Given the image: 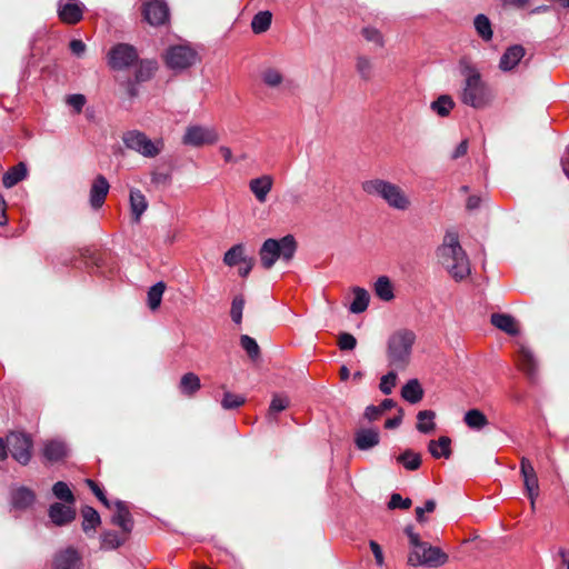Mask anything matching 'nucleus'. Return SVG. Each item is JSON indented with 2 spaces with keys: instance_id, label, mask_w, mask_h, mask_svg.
I'll return each mask as SVG.
<instances>
[{
  "instance_id": "obj_1",
  "label": "nucleus",
  "mask_w": 569,
  "mask_h": 569,
  "mask_svg": "<svg viewBox=\"0 0 569 569\" xmlns=\"http://www.w3.org/2000/svg\"><path fill=\"white\" fill-rule=\"evenodd\" d=\"M438 262L455 281H462L471 274L468 254L460 244L458 233L446 232L442 243L437 249Z\"/></svg>"
},
{
  "instance_id": "obj_2",
  "label": "nucleus",
  "mask_w": 569,
  "mask_h": 569,
  "mask_svg": "<svg viewBox=\"0 0 569 569\" xmlns=\"http://www.w3.org/2000/svg\"><path fill=\"white\" fill-rule=\"evenodd\" d=\"M362 190L373 197L382 199L390 208L406 211L411 207L410 197L398 184L383 180L370 179L362 182Z\"/></svg>"
},
{
  "instance_id": "obj_3",
  "label": "nucleus",
  "mask_w": 569,
  "mask_h": 569,
  "mask_svg": "<svg viewBox=\"0 0 569 569\" xmlns=\"http://www.w3.org/2000/svg\"><path fill=\"white\" fill-rule=\"evenodd\" d=\"M462 73L465 76V84L461 92V101L475 109L487 107L492 100V92L481 79L480 72L475 67L467 66Z\"/></svg>"
},
{
  "instance_id": "obj_4",
  "label": "nucleus",
  "mask_w": 569,
  "mask_h": 569,
  "mask_svg": "<svg viewBox=\"0 0 569 569\" xmlns=\"http://www.w3.org/2000/svg\"><path fill=\"white\" fill-rule=\"evenodd\" d=\"M411 547V551L408 557V562L411 566H425L436 568L445 565L448 560V556L441 551L438 547H432L427 542H422L417 532L413 531L411 526L405 529Z\"/></svg>"
},
{
  "instance_id": "obj_5",
  "label": "nucleus",
  "mask_w": 569,
  "mask_h": 569,
  "mask_svg": "<svg viewBox=\"0 0 569 569\" xmlns=\"http://www.w3.org/2000/svg\"><path fill=\"white\" fill-rule=\"evenodd\" d=\"M415 341L416 335L407 329L398 330L389 337L387 358L392 369L405 370L409 366Z\"/></svg>"
},
{
  "instance_id": "obj_6",
  "label": "nucleus",
  "mask_w": 569,
  "mask_h": 569,
  "mask_svg": "<svg viewBox=\"0 0 569 569\" xmlns=\"http://www.w3.org/2000/svg\"><path fill=\"white\" fill-rule=\"evenodd\" d=\"M296 250L297 242L291 234H287L279 240L267 239L259 251L261 264L264 269H270L278 259L290 261Z\"/></svg>"
},
{
  "instance_id": "obj_7",
  "label": "nucleus",
  "mask_w": 569,
  "mask_h": 569,
  "mask_svg": "<svg viewBox=\"0 0 569 569\" xmlns=\"http://www.w3.org/2000/svg\"><path fill=\"white\" fill-rule=\"evenodd\" d=\"M220 140V133L214 126L190 123L181 137L182 144L192 148L213 146Z\"/></svg>"
},
{
  "instance_id": "obj_8",
  "label": "nucleus",
  "mask_w": 569,
  "mask_h": 569,
  "mask_svg": "<svg viewBox=\"0 0 569 569\" xmlns=\"http://www.w3.org/2000/svg\"><path fill=\"white\" fill-rule=\"evenodd\" d=\"M123 144L139 154L146 158H154L163 149V140H151L147 137V134L139 130H130L123 133L122 136Z\"/></svg>"
},
{
  "instance_id": "obj_9",
  "label": "nucleus",
  "mask_w": 569,
  "mask_h": 569,
  "mask_svg": "<svg viewBox=\"0 0 569 569\" xmlns=\"http://www.w3.org/2000/svg\"><path fill=\"white\" fill-rule=\"evenodd\" d=\"M166 63L170 69L183 70L193 66L198 60V53L187 44L170 47L166 52Z\"/></svg>"
},
{
  "instance_id": "obj_10",
  "label": "nucleus",
  "mask_w": 569,
  "mask_h": 569,
  "mask_svg": "<svg viewBox=\"0 0 569 569\" xmlns=\"http://www.w3.org/2000/svg\"><path fill=\"white\" fill-rule=\"evenodd\" d=\"M7 449L12 458L20 465H28L31 460L32 439L22 432H11L7 436Z\"/></svg>"
},
{
  "instance_id": "obj_11",
  "label": "nucleus",
  "mask_w": 569,
  "mask_h": 569,
  "mask_svg": "<svg viewBox=\"0 0 569 569\" xmlns=\"http://www.w3.org/2000/svg\"><path fill=\"white\" fill-rule=\"evenodd\" d=\"M520 472L523 478V486L530 499L531 509L536 508V499L539 495V482L533 466L526 457L521 458Z\"/></svg>"
},
{
  "instance_id": "obj_12",
  "label": "nucleus",
  "mask_w": 569,
  "mask_h": 569,
  "mask_svg": "<svg viewBox=\"0 0 569 569\" xmlns=\"http://www.w3.org/2000/svg\"><path fill=\"white\" fill-rule=\"evenodd\" d=\"M138 58L137 51L129 44H118L109 52V64L113 69H124Z\"/></svg>"
},
{
  "instance_id": "obj_13",
  "label": "nucleus",
  "mask_w": 569,
  "mask_h": 569,
  "mask_svg": "<svg viewBox=\"0 0 569 569\" xmlns=\"http://www.w3.org/2000/svg\"><path fill=\"white\" fill-rule=\"evenodd\" d=\"M143 16L151 26H161L169 20V8L163 0H149L143 6Z\"/></svg>"
},
{
  "instance_id": "obj_14",
  "label": "nucleus",
  "mask_w": 569,
  "mask_h": 569,
  "mask_svg": "<svg viewBox=\"0 0 569 569\" xmlns=\"http://www.w3.org/2000/svg\"><path fill=\"white\" fill-rule=\"evenodd\" d=\"M81 565V557L79 552L68 547L56 552L52 559L53 569H79Z\"/></svg>"
},
{
  "instance_id": "obj_15",
  "label": "nucleus",
  "mask_w": 569,
  "mask_h": 569,
  "mask_svg": "<svg viewBox=\"0 0 569 569\" xmlns=\"http://www.w3.org/2000/svg\"><path fill=\"white\" fill-rule=\"evenodd\" d=\"M58 13L63 22L74 24L82 18L83 4L77 0H60Z\"/></svg>"
},
{
  "instance_id": "obj_16",
  "label": "nucleus",
  "mask_w": 569,
  "mask_h": 569,
  "mask_svg": "<svg viewBox=\"0 0 569 569\" xmlns=\"http://www.w3.org/2000/svg\"><path fill=\"white\" fill-rule=\"evenodd\" d=\"M109 189L110 184L106 177L101 174L97 176L92 181L89 194V202L93 209H99L103 206Z\"/></svg>"
},
{
  "instance_id": "obj_17",
  "label": "nucleus",
  "mask_w": 569,
  "mask_h": 569,
  "mask_svg": "<svg viewBox=\"0 0 569 569\" xmlns=\"http://www.w3.org/2000/svg\"><path fill=\"white\" fill-rule=\"evenodd\" d=\"M76 517V510L72 505L56 502L49 508V518L56 526L70 523Z\"/></svg>"
},
{
  "instance_id": "obj_18",
  "label": "nucleus",
  "mask_w": 569,
  "mask_h": 569,
  "mask_svg": "<svg viewBox=\"0 0 569 569\" xmlns=\"http://www.w3.org/2000/svg\"><path fill=\"white\" fill-rule=\"evenodd\" d=\"M272 186L273 178L269 174H262L249 181V189L253 193L256 200L260 203H264L267 201Z\"/></svg>"
},
{
  "instance_id": "obj_19",
  "label": "nucleus",
  "mask_w": 569,
  "mask_h": 569,
  "mask_svg": "<svg viewBox=\"0 0 569 569\" xmlns=\"http://www.w3.org/2000/svg\"><path fill=\"white\" fill-rule=\"evenodd\" d=\"M380 442V433L376 428H361L355 435V445L359 450H370Z\"/></svg>"
},
{
  "instance_id": "obj_20",
  "label": "nucleus",
  "mask_w": 569,
  "mask_h": 569,
  "mask_svg": "<svg viewBox=\"0 0 569 569\" xmlns=\"http://www.w3.org/2000/svg\"><path fill=\"white\" fill-rule=\"evenodd\" d=\"M525 53L526 51L522 46L515 44L509 47L500 58V70L503 72L513 70L525 57Z\"/></svg>"
},
{
  "instance_id": "obj_21",
  "label": "nucleus",
  "mask_w": 569,
  "mask_h": 569,
  "mask_svg": "<svg viewBox=\"0 0 569 569\" xmlns=\"http://www.w3.org/2000/svg\"><path fill=\"white\" fill-rule=\"evenodd\" d=\"M34 492L27 487H19L11 492V505L14 509H28L34 503Z\"/></svg>"
},
{
  "instance_id": "obj_22",
  "label": "nucleus",
  "mask_w": 569,
  "mask_h": 569,
  "mask_svg": "<svg viewBox=\"0 0 569 569\" xmlns=\"http://www.w3.org/2000/svg\"><path fill=\"white\" fill-rule=\"evenodd\" d=\"M129 201L132 219L136 223H138L140 222L142 214L148 209V201L139 189L130 190Z\"/></svg>"
},
{
  "instance_id": "obj_23",
  "label": "nucleus",
  "mask_w": 569,
  "mask_h": 569,
  "mask_svg": "<svg viewBox=\"0 0 569 569\" xmlns=\"http://www.w3.org/2000/svg\"><path fill=\"white\" fill-rule=\"evenodd\" d=\"M116 512L112 516V523L120 527L124 532H130L132 530V518L131 515L122 501L114 502Z\"/></svg>"
},
{
  "instance_id": "obj_24",
  "label": "nucleus",
  "mask_w": 569,
  "mask_h": 569,
  "mask_svg": "<svg viewBox=\"0 0 569 569\" xmlns=\"http://www.w3.org/2000/svg\"><path fill=\"white\" fill-rule=\"evenodd\" d=\"M68 453L66 443L61 440H49L43 446V456L49 461H59Z\"/></svg>"
},
{
  "instance_id": "obj_25",
  "label": "nucleus",
  "mask_w": 569,
  "mask_h": 569,
  "mask_svg": "<svg viewBox=\"0 0 569 569\" xmlns=\"http://www.w3.org/2000/svg\"><path fill=\"white\" fill-rule=\"evenodd\" d=\"M353 300L349 307L351 313H361L367 310L370 302L369 292L361 287L352 288Z\"/></svg>"
},
{
  "instance_id": "obj_26",
  "label": "nucleus",
  "mask_w": 569,
  "mask_h": 569,
  "mask_svg": "<svg viewBox=\"0 0 569 569\" xmlns=\"http://www.w3.org/2000/svg\"><path fill=\"white\" fill-rule=\"evenodd\" d=\"M491 323L505 331L508 335H517L518 333V325L513 317L505 313H493L491 316Z\"/></svg>"
},
{
  "instance_id": "obj_27",
  "label": "nucleus",
  "mask_w": 569,
  "mask_h": 569,
  "mask_svg": "<svg viewBox=\"0 0 569 569\" xmlns=\"http://www.w3.org/2000/svg\"><path fill=\"white\" fill-rule=\"evenodd\" d=\"M401 397L410 403H418L423 397L420 382L417 379L409 380L401 389Z\"/></svg>"
},
{
  "instance_id": "obj_28",
  "label": "nucleus",
  "mask_w": 569,
  "mask_h": 569,
  "mask_svg": "<svg viewBox=\"0 0 569 569\" xmlns=\"http://www.w3.org/2000/svg\"><path fill=\"white\" fill-rule=\"evenodd\" d=\"M201 388L200 378L193 373H184L179 382V390L187 397H192Z\"/></svg>"
},
{
  "instance_id": "obj_29",
  "label": "nucleus",
  "mask_w": 569,
  "mask_h": 569,
  "mask_svg": "<svg viewBox=\"0 0 569 569\" xmlns=\"http://www.w3.org/2000/svg\"><path fill=\"white\" fill-rule=\"evenodd\" d=\"M28 170L23 162H19L17 166L9 169L2 178L3 186L6 188H12L21 180L27 177Z\"/></svg>"
},
{
  "instance_id": "obj_30",
  "label": "nucleus",
  "mask_w": 569,
  "mask_h": 569,
  "mask_svg": "<svg viewBox=\"0 0 569 569\" xmlns=\"http://www.w3.org/2000/svg\"><path fill=\"white\" fill-rule=\"evenodd\" d=\"M451 440L448 437H440L438 440H431L428 445V450L436 459L449 458L451 455L450 449Z\"/></svg>"
},
{
  "instance_id": "obj_31",
  "label": "nucleus",
  "mask_w": 569,
  "mask_h": 569,
  "mask_svg": "<svg viewBox=\"0 0 569 569\" xmlns=\"http://www.w3.org/2000/svg\"><path fill=\"white\" fill-rule=\"evenodd\" d=\"M289 403L290 400L287 396L280 393L273 395L267 412V420L269 422L277 421V415L286 410L289 407Z\"/></svg>"
},
{
  "instance_id": "obj_32",
  "label": "nucleus",
  "mask_w": 569,
  "mask_h": 569,
  "mask_svg": "<svg viewBox=\"0 0 569 569\" xmlns=\"http://www.w3.org/2000/svg\"><path fill=\"white\" fill-rule=\"evenodd\" d=\"M261 80L269 88H280L284 83V76L281 70L268 67L261 71Z\"/></svg>"
},
{
  "instance_id": "obj_33",
  "label": "nucleus",
  "mask_w": 569,
  "mask_h": 569,
  "mask_svg": "<svg viewBox=\"0 0 569 569\" xmlns=\"http://www.w3.org/2000/svg\"><path fill=\"white\" fill-rule=\"evenodd\" d=\"M373 289L376 296L383 301H390L395 297L392 283L387 276L379 277L375 282Z\"/></svg>"
},
{
  "instance_id": "obj_34",
  "label": "nucleus",
  "mask_w": 569,
  "mask_h": 569,
  "mask_svg": "<svg viewBox=\"0 0 569 569\" xmlns=\"http://www.w3.org/2000/svg\"><path fill=\"white\" fill-rule=\"evenodd\" d=\"M436 413L432 410H422L417 415V429L422 433H430L435 430Z\"/></svg>"
},
{
  "instance_id": "obj_35",
  "label": "nucleus",
  "mask_w": 569,
  "mask_h": 569,
  "mask_svg": "<svg viewBox=\"0 0 569 569\" xmlns=\"http://www.w3.org/2000/svg\"><path fill=\"white\" fill-rule=\"evenodd\" d=\"M463 421L469 428L475 430H480L488 425L487 417L478 409L468 410L465 413Z\"/></svg>"
},
{
  "instance_id": "obj_36",
  "label": "nucleus",
  "mask_w": 569,
  "mask_h": 569,
  "mask_svg": "<svg viewBox=\"0 0 569 569\" xmlns=\"http://www.w3.org/2000/svg\"><path fill=\"white\" fill-rule=\"evenodd\" d=\"M164 290H166V283L162 281H159L149 288L148 295H147L148 307L152 311L157 310L160 307Z\"/></svg>"
},
{
  "instance_id": "obj_37",
  "label": "nucleus",
  "mask_w": 569,
  "mask_h": 569,
  "mask_svg": "<svg viewBox=\"0 0 569 569\" xmlns=\"http://www.w3.org/2000/svg\"><path fill=\"white\" fill-rule=\"evenodd\" d=\"M455 107L450 96L442 94L431 103V110L440 117H447Z\"/></svg>"
},
{
  "instance_id": "obj_38",
  "label": "nucleus",
  "mask_w": 569,
  "mask_h": 569,
  "mask_svg": "<svg viewBox=\"0 0 569 569\" xmlns=\"http://www.w3.org/2000/svg\"><path fill=\"white\" fill-rule=\"evenodd\" d=\"M272 14L270 11L258 12L251 21V28L254 33H262L270 28Z\"/></svg>"
},
{
  "instance_id": "obj_39",
  "label": "nucleus",
  "mask_w": 569,
  "mask_h": 569,
  "mask_svg": "<svg viewBox=\"0 0 569 569\" xmlns=\"http://www.w3.org/2000/svg\"><path fill=\"white\" fill-rule=\"evenodd\" d=\"M519 362L521 369L530 377H533L536 372V360L530 349L526 347L520 348Z\"/></svg>"
},
{
  "instance_id": "obj_40",
  "label": "nucleus",
  "mask_w": 569,
  "mask_h": 569,
  "mask_svg": "<svg viewBox=\"0 0 569 569\" xmlns=\"http://www.w3.org/2000/svg\"><path fill=\"white\" fill-rule=\"evenodd\" d=\"M356 70L360 78L365 81H369L373 77V62L366 56H360L356 60Z\"/></svg>"
},
{
  "instance_id": "obj_41",
  "label": "nucleus",
  "mask_w": 569,
  "mask_h": 569,
  "mask_svg": "<svg viewBox=\"0 0 569 569\" xmlns=\"http://www.w3.org/2000/svg\"><path fill=\"white\" fill-rule=\"evenodd\" d=\"M475 28L483 41H490L492 39L491 23L487 16L478 14L475 18Z\"/></svg>"
},
{
  "instance_id": "obj_42",
  "label": "nucleus",
  "mask_w": 569,
  "mask_h": 569,
  "mask_svg": "<svg viewBox=\"0 0 569 569\" xmlns=\"http://www.w3.org/2000/svg\"><path fill=\"white\" fill-rule=\"evenodd\" d=\"M81 515L83 518L82 529L84 532L89 530L96 529V527L100 523V516L92 507H84L81 510Z\"/></svg>"
},
{
  "instance_id": "obj_43",
  "label": "nucleus",
  "mask_w": 569,
  "mask_h": 569,
  "mask_svg": "<svg viewBox=\"0 0 569 569\" xmlns=\"http://www.w3.org/2000/svg\"><path fill=\"white\" fill-rule=\"evenodd\" d=\"M398 462L403 465L407 470H417L421 465V457L419 453L411 450H406L397 458Z\"/></svg>"
},
{
  "instance_id": "obj_44",
  "label": "nucleus",
  "mask_w": 569,
  "mask_h": 569,
  "mask_svg": "<svg viewBox=\"0 0 569 569\" xmlns=\"http://www.w3.org/2000/svg\"><path fill=\"white\" fill-rule=\"evenodd\" d=\"M244 249L242 244H236L231 247L223 257V262L229 266L233 267L238 264L239 262H243V259H247L243 256Z\"/></svg>"
},
{
  "instance_id": "obj_45",
  "label": "nucleus",
  "mask_w": 569,
  "mask_h": 569,
  "mask_svg": "<svg viewBox=\"0 0 569 569\" xmlns=\"http://www.w3.org/2000/svg\"><path fill=\"white\" fill-rule=\"evenodd\" d=\"M52 492L56 496V498L73 505L74 503V497L72 491L70 490L69 486L63 481H58L52 487Z\"/></svg>"
},
{
  "instance_id": "obj_46",
  "label": "nucleus",
  "mask_w": 569,
  "mask_h": 569,
  "mask_svg": "<svg viewBox=\"0 0 569 569\" xmlns=\"http://www.w3.org/2000/svg\"><path fill=\"white\" fill-rule=\"evenodd\" d=\"M362 37L371 42L376 48H382L385 46V39L380 30L373 27H366L361 30Z\"/></svg>"
},
{
  "instance_id": "obj_47",
  "label": "nucleus",
  "mask_w": 569,
  "mask_h": 569,
  "mask_svg": "<svg viewBox=\"0 0 569 569\" xmlns=\"http://www.w3.org/2000/svg\"><path fill=\"white\" fill-rule=\"evenodd\" d=\"M244 402L246 398L243 396L227 391L221 400V406L226 410H231L241 407Z\"/></svg>"
},
{
  "instance_id": "obj_48",
  "label": "nucleus",
  "mask_w": 569,
  "mask_h": 569,
  "mask_svg": "<svg viewBox=\"0 0 569 569\" xmlns=\"http://www.w3.org/2000/svg\"><path fill=\"white\" fill-rule=\"evenodd\" d=\"M157 70V62L153 60L141 61L137 70V79L139 81L148 80Z\"/></svg>"
},
{
  "instance_id": "obj_49",
  "label": "nucleus",
  "mask_w": 569,
  "mask_h": 569,
  "mask_svg": "<svg viewBox=\"0 0 569 569\" xmlns=\"http://www.w3.org/2000/svg\"><path fill=\"white\" fill-rule=\"evenodd\" d=\"M243 308L244 298L241 295L236 296L231 303L230 316L232 321L237 325L241 323Z\"/></svg>"
},
{
  "instance_id": "obj_50",
  "label": "nucleus",
  "mask_w": 569,
  "mask_h": 569,
  "mask_svg": "<svg viewBox=\"0 0 569 569\" xmlns=\"http://www.w3.org/2000/svg\"><path fill=\"white\" fill-rule=\"evenodd\" d=\"M396 383H397V373L395 370H392L381 378L380 385H379L380 391L383 395H390L392 392L393 388L396 387Z\"/></svg>"
},
{
  "instance_id": "obj_51",
  "label": "nucleus",
  "mask_w": 569,
  "mask_h": 569,
  "mask_svg": "<svg viewBox=\"0 0 569 569\" xmlns=\"http://www.w3.org/2000/svg\"><path fill=\"white\" fill-rule=\"evenodd\" d=\"M122 540L118 533L108 531L101 536V548L112 550L121 546Z\"/></svg>"
},
{
  "instance_id": "obj_52",
  "label": "nucleus",
  "mask_w": 569,
  "mask_h": 569,
  "mask_svg": "<svg viewBox=\"0 0 569 569\" xmlns=\"http://www.w3.org/2000/svg\"><path fill=\"white\" fill-rule=\"evenodd\" d=\"M240 342L241 347L247 351L250 358L254 359L259 356V346L253 338L243 335L241 336Z\"/></svg>"
},
{
  "instance_id": "obj_53",
  "label": "nucleus",
  "mask_w": 569,
  "mask_h": 569,
  "mask_svg": "<svg viewBox=\"0 0 569 569\" xmlns=\"http://www.w3.org/2000/svg\"><path fill=\"white\" fill-rule=\"evenodd\" d=\"M390 509H409L411 506V500L409 498H402L399 493H393L388 503Z\"/></svg>"
},
{
  "instance_id": "obj_54",
  "label": "nucleus",
  "mask_w": 569,
  "mask_h": 569,
  "mask_svg": "<svg viewBox=\"0 0 569 569\" xmlns=\"http://www.w3.org/2000/svg\"><path fill=\"white\" fill-rule=\"evenodd\" d=\"M338 345L341 350H353L356 348L357 340L352 335L343 332L339 336Z\"/></svg>"
},
{
  "instance_id": "obj_55",
  "label": "nucleus",
  "mask_w": 569,
  "mask_h": 569,
  "mask_svg": "<svg viewBox=\"0 0 569 569\" xmlns=\"http://www.w3.org/2000/svg\"><path fill=\"white\" fill-rule=\"evenodd\" d=\"M67 103L79 113L86 104V98L83 94H71L67 98Z\"/></svg>"
},
{
  "instance_id": "obj_56",
  "label": "nucleus",
  "mask_w": 569,
  "mask_h": 569,
  "mask_svg": "<svg viewBox=\"0 0 569 569\" xmlns=\"http://www.w3.org/2000/svg\"><path fill=\"white\" fill-rule=\"evenodd\" d=\"M87 485L90 487V489L93 491L96 497L108 508H110V502L107 499L104 492L100 489V487L91 479L87 480Z\"/></svg>"
},
{
  "instance_id": "obj_57",
  "label": "nucleus",
  "mask_w": 569,
  "mask_h": 569,
  "mask_svg": "<svg viewBox=\"0 0 569 569\" xmlns=\"http://www.w3.org/2000/svg\"><path fill=\"white\" fill-rule=\"evenodd\" d=\"M381 415H383L382 410L380 409V406H368L365 410V417L369 420V421H375L377 420Z\"/></svg>"
},
{
  "instance_id": "obj_58",
  "label": "nucleus",
  "mask_w": 569,
  "mask_h": 569,
  "mask_svg": "<svg viewBox=\"0 0 569 569\" xmlns=\"http://www.w3.org/2000/svg\"><path fill=\"white\" fill-rule=\"evenodd\" d=\"M370 549L375 556L378 566H382L385 562L383 552L381 547L373 540L370 541Z\"/></svg>"
},
{
  "instance_id": "obj_59",
  "label": "nucleus",
  "mask_w": 569,
  "mask_h": 569,
  "mask_svg": "<svg viewBox=\"0 0 569 569\" xmlns=\"http://www.w3.org/2000/svg\"><path fill=\"white\" fill-rule=\"evenodd\" d=\"M218 151L222 156L226 163L236 162L232 150L228 146H224V144L220 146L218 148Z\"/></svg>"
},
{
  "instance_id": "obj_60",
  "label": "nucleus",
  "mask_w": 569,
  "mask_h": 569,
  "mask_svg": "<svg viewBox=\"0 0 569 569\" xmlns=\"http://www.w3.org/2000/svg\"><path fill=\"white\" fill-rule=\"evenodd\" d=\"M70 50L79 57L86 51V44L81 40L74 39L70 42Z\"/></svg>"
},
{
  "instance_id": "obj_61",
  "label": "nucleus",
  "mask_w": 569,
  "mask_h": 569,
  "mask_svg": "<svg viewBox=\"0 0 569 569\" xmlns=\"http://www.w3.org/2000/svg\"><path fill=\"white\" fill-rule=\"evenodd\" d=\"M467 150H468V141H467V140H462V141L457 146V148L455 149V151L452 152L451 158H452V159H458V158H460V157H463V156L467 153Z\"/></svg>"
},
{
  "instance_id": "obj_62",
  "label": "nucleus",
  "mask_w": 569,
  "mask_h": 569,
  "mask_svg": "<svg viewBox=\"0 0 569 569\" xmlns=\"http://www.w3.org/2000/svg\"><path fill=\"white\" fill-rule=\"evenodd\" d=\"M402 415H403L402 409H399V415L393 418L388 419L385 422V427L387 429H395V428L399 427L402 421Z\"/></svg>"
},
{
  "instance_id": "obj_63",
  "label": "nucleus",
  "mask_w": 569,
  "mask_h": 569,
  "mask_svg": "<svg viewBox=\"0 0 569 569\" xmlns=\"http://www.w3.org/2000/svg\"><path fill=\"white\" fill-rule=\"evenodd\" d=\"M253 267V260L251 258L243 259L242 266L239 268V274L241 277H247Z\"/></svg>"
},
{
  "instance_id": "obj_64",
  "label": "nucleus",
  "mask_w": 569,
  "mask_h": 569,
  "mask_svg": "<svg viewBox=\"0 0 569 569\" xmlns=\"http://www.w3.org/2000/svg\"><path fill=\"white\" fill-rule=\"evenodd\" d=\"M8 223V218L6 216V202L3 197L0 194V226H4Z\"/></svg>"
}]
</instances>
